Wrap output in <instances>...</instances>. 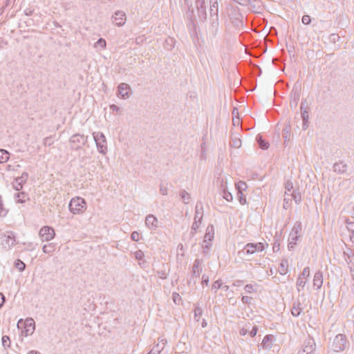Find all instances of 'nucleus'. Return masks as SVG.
<instances>
[{"instance_id":"nucleus-1","label":"nucleus","mask_w":354,"mask_h":354,"mask_svg":"<svg viewBox=\"0 0 354 354\" xmlns=\"http://www.w3.org/2000/svg\"><path fill=\"white\" fill-rule=\"evenodd\" d=\"M17 327L21 330L23 335L28 336L32 334L35 330V322L30 318L25 320L21 319L17 323Z\"/></svg>"},{"instance_id":"nucleus-2","label":"nucleus","mask_w":354,"mask_h":354,"mask_svg":"<svg viewBox=\"0 0 354 354\" xmlns=\"http://www.w3.org/2000/svg\"><path fill=\"white\" fill-rule=\"evenodd\" d=\"M86 208L85 201L80 197L73 198L69 204V209L73 214H80L83 212Z\"/></svg>"},{"instance_id":"nucleus-3","label":"nucleus","mask_w":354,"mask_h":354,"mask_svg":"<svg viewBox=\"0 0 354 354\" xmlns=\"http://www.w3.org/2000/svg\"><path fill=\"white\" fill-rule=\"evenodd\" d=\"M55 235L53 228L49 226H44L39 230V237L43 241H49L52 240Z\"/></svg>"},{"instance_id":"nucleus-4","label":"nucleus","mask_w":354,"mask_h":354,"mask_svg":"<svg viewBox=\"0 0 354 354\" xmlns=\"http://www.w3.org/2000/svg\"><path fill=\"white\" fill-rule=\"evenodd\" d=\"M2 245L5 248H10L15 244V238L12 232L5 234L1 241Z\"/></svg>"},{"instance_id":"nucleus-5","label":"nucleus","mask_w":354,"mask_h":354,"mask_svg":"<svg viewBox=\"0 0 354 354\" xmlns=\"http://www.w3.org/2000/svg\"><path fill=\"white\" fill-rule=\"evenodd\" d=\"M346 338L343 335H338L334 339V344H335V350L340 351L343 350L345 347Z\"/></svg>"},{"instance_id":"nucleus-6","label":"nucleus","mask_w":354,"mask_h":354,"mask_svg":"<svg viewBox=\"0 0 354 354\" xmlns=\"http://www.w3.org/2000/svg\"><path fill=\"white\" fill-rule=\"evenodd\" d=\"M126 20L125 15L122 12H117L114 17V22L118 26H122Z\"/></svg>"},{"instance_id":"nucleus-7","label":"nucleus","mask_w":354,"mask_h":354,"mask_svg":"<svg viewBox=\"0 0 354 354\" xmlns=\"http://www.w3.org/2000/svg\"><path fill=\"white\" fill-rule=\"evenodd\" d=\"M129 90L128 86L125 84H122L118 86V93L123 97L128 95Z\"/></svg>"},{"instance_id":"nucleus-8","label":"nucleus","mask_w":354,"mask_h":354,"mask_svg":"<svg viewBox=\"0 0 354 354\" xmlns=\"http://www.w3.org/2000/svg\"><path fill=\"white\" fill-rule=\"evenodd\" d=\"M9 159V153L3 149H0V163L6 162Z\"/></svg>"},{"instance_id":"nucleus-9","label":"nucleus","mask_w":354,"mask_h":354,"mask_svg":"<svg viewBox=\"0 0 354 354\" xmlns=\"http://www.w3.org/2000/svg\"><path fill=\"white\" fill-rule=\"evenodd\" d=\"M257 141H258V143L259 145V147L262 149H267L269 147V144L268 142H267L266 141H265L264 140H263L262 137L261 136H259L257 138Z\"/></svg>"},{"instance_id":"nucleus-10","label":"nucleus","mask_w":354,"mask_h":354,"mask_svg":"<svg viewBox=\"0 0 354 354\" xmlns=\"http://www.w3.org/2000/svg\"><path fill=\"white\" fill-rule=\"evenodd\" d=\"M55 250V247L53 244L50 243L48 245H44L43 247V252L44 253H50Z\"/></svg>"},{"instance_id":"nucleus-11","label":"nucleus","mask_w":354,"mask_h":354,"mask_svg":"<svg viewBox=\"0 0 354 354\" xmlns=\"http://www.w3.org/2000/svg\"><path fill=\"white\" fill-rule=\"evenodd\" d=\"M291 312L293 316H299L301 312V308L299 305L294 306Z\"/></svg>"},{"instance_id":"nucleus-12","label":"nucleus","mask_w":354,"mask_h":354,"mask_svg":"<svg viewBox=\"0 0 354 354\" xmlns=\"http://www.w3.org/2000/svg\"><path fill=\"white\" fill-rule=\"evenodd\" d=\"M15 266L19 271L24 270L26 266L25 263L20 260H17L15 261Z\"/></svg>"},{"instance_id":"nucleus-13","label":"nucleus","mask_w":354,"mask_h":354,"mask_svg":"<svg viewBox=\"0 0 354 354\" xmlns=\"http://www.w3.org/2000/svg\"><path fill=\"white\" fill-rule=\"evenodd\" d=\"M131 239L135 241H138L140 239V233L137 232H133L132 234H131Z\"/></svg>"},{"instance_id":"nucleus-14","label":"nucleus","mask_w":354,"mask_h":354,"mask_svg":"<svg viewBox=\"0 0 354 354\" xmlns=\"http://www.w3.org/2000/svg\"><path fill=\"white\" fill-rule=\"evenodd\" d=\"M311 21V19H310V16L308 15H304L303 17H302V23L304 24H306V25H308L310 23Z\"/></svg>"},{"instance_id":"nucleus-15","label":"nucleus","mask_w":354,"mask_h":354,"mask_svg":"<svg viewBox=\"0 0 354 354\" xmlns=\"http://www.w3.org/2000/svg\"><path fill=\"white\" fill-rule=\"evenodd\" d=\"M154 222H156V219L153 216H149L146 218V223L149 225V223L153 224Z\"/></svg>"},{"instance_id":"nucleus-16","label":"nucleus","mask_w":354,"mask_h":354,"mask_svg":"<svg viewBox=\"0 0 354 354\" xmlns=\"http://www.w3.org/2000/svg\"><path fill=\"white\" fill-rule=\"evenodd\" d=\"M2 343L3 346H10V339L8 336H3L2 337Z\"/></svg>"},{"instance_id":"nucleus-17","label":"nucleus","mask_w":354,"mask_h":354,"mask_svg":"<svg viewBox=\"0 0 354 354\" xmlns=\"http://www.w3.org/2000/svg\"><path fill=\"white\" fill-rule=\"evenodd\" d=\"M7 214V210H6L3 207L2 204L0 203V216H5Z\"/></svg>"},{"instance_id":"nucleus-18","label":"nucleus","mask_w":354,"mask_h":354,"mask_svg":"<svg viewBox=\"0 0 354 354\" xmlns=\"http://www.w3.org/2000/svg\"><path fill=\"white\" fill-rule=\"evenodd\" d=\"M97 44L100 46H101L102 48H105L106 46V41L105 40L102 39H100L97 41Z\"/></svg>"},{"instance_id":"nucleus-19","label":"nucleus","mask_w":354,"mask_h":354,"mask_svg":"<svg viewBox=\"0 0 354 354\" xmlns=\"http://www.w3.org/2000/svg\"><path fill=\"white\" fill-rule=\"evenodd\" d=\"M247 250H248V252H251V253H253L255 251L254 247L252 245H248Z\"/></svg>"},{"instance_id":"nucleus-20","label":"nucleus","mask_w":354,"mask_h":354,"mask_svg":"<svg viewBox=\"0 0 354 354\" xmlns=\"http://www.w3.org/2000/svg\"><path fill=\"white\" fill-rule=\"evenodd\" d=\"M5 301V298L3 294L0 293V307L2 306Z\"/></svg>"},{"instance_id":"nucleus-21","label":"nucleus","mask_w":354,"mask_h":354,"mask_svg":"<svg viewBox=\"0 0 354 354\" xmlns=\"http://www.w3.org/2000/svg\"><path fill=\"white\" fill-rule=\"evenodd\" d=\"M233 124L234 125L239 126L240 124V119H239V118H233Z\"/></svg>"},{"instance_id":"nucleus-22","label":"nucleus","mask_w":354,"mask_h":354,"mask_svg":"<svg viewBox=\"0 0 354 354\" xmlns=\"http://www.w3.org/2000/svg\"><path fill=\"white\" fill-rule=\"evenodd\" d=\"M221 286V283L219 281H216L214 284H213V287L215 288V289H218Z\"/></svg>"},{"instance_id":"nucleus-23","label":"nucleus","mask_w":354,"mask_h":354,"mask_svg":"<svg viewBox=\"0 0 354 354\" xmlns=\"http://www.w3.org/2000/svg\"><path fill=\"white\" fill-rule=\"evenodd\" d=\"M142 252L138 251V252H137L136 253V257L137 259H141V258H142Z\"/></svg>"},{"instance_id":"nucleus-24","label":"nucleus","mask_w":354,"mask_h":354,"mask_svg":"<svg viewBox=\"0 0 354 354\" xmlns=\"http://www.w3.org/2000/svg\"><path fill=\"white\" fill-rule=\"evenodd\" d=\"M256 334H257V329H256V328H254V329L252 330V331L251 332V335H252V336L253 337V336L256 335Z\"/></svg>"},{"instance_id":"nucleus-25","label":"nucleus","mask_w":354,"mask_h":354,"mask_svg":"<svg viewBox=\"0 0 354 354\" xmlns=\"http://www.w3.org/2000/svg\"><path fill=\"white\" fill-rule=\"evenodd\" d=\"M242 299L244 302H248L249 298L248 297H243Z\"/></svg>"},{"instance_id":"nucleus-26","label":"nucleus","mask_w":354,"mask_h":354,"mask_svg":"<svg viewBox=\"0 0 354 354\" xmlns=\"http://www.w3.org/2000/svg\"><path fill=\"white\" fill-rule=\"evenodd\" d=\"M240 145H241V140H239L237 141V142H236L235 145H236L237 147H239L240 146Z\"/></svg>"},{"instance_id":"nucleus-27","label":"nucleus","mask_w":354,"mask_h":354,"mask_svg":"<svg viewBox=\"0 0 354 354\" xmlns=\"http://www.w3.org/2000/svg\"><path fill=\"white\" fill-rule=\"evenodd\" d=\"M28 354H39L37 352H35V351H30V353H28Z\"/></svg>"}]
</instances>
